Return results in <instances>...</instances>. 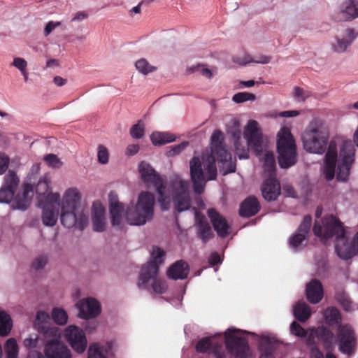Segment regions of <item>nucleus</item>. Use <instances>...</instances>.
I'll list each match as a JSON object with an SVG mask.
<instances>
[{"instance_id": "nucleus-1", "label": "nucleus", "mask_w": 358, "mask_h": 358, "mask_svg": "<svg viewBox=\"0 0 358 358\" xmlns=\"http://www.w3.org/2000/svg\"><path fill=\"white\" fill-rule=\"evenodd\" d=\"M211 153L202 160L194 156L189 162L190 176L193 189L196 194L203 192L208 180L217 178L215 159L222 164V174L227 175L236 171V160L227 151L224 145L223 133L218 129L215 130L210 136Z\"/></svg>"}, {"instance_id": "nucleus-2", "label": "nucleus", "mask_w": 358, "mask_h": 358, "mask_svg": "<svg viewBox=\"0 0 358 358\" xmlns=\"http://www.w3.org/2000/svg\"><path fill=\"white\" fill-rule=\"evenodd\" d=\"M155 205L154 194L147 191L142 192L138 194L136 203H130L125 210L124 206L110 208L111 223L113 226H120L123 215H125L129 225L143 226L153 219Z\"/></svg>"}, {"instance_id": "nucleus-3", "label": "nucleus", "mask_w": 358, "mask_h": 358, "mask_svg": "<svg viewBox=\"0 0 358 358\" xmlns=\"http://www.w3.org/2000/svg\"><path fill=\"white\" fill-rule=\"evenodd\" d=\"M313 233L323 239L335 236V250L338 256L344 260L349 259L357 254L355 245L349 243L343 223L335 216L330 215L322 220V226L315 222Z\"/></svg>"}, {"instance_id": "nucleus-4", "label": "nucleus", "mask_w": 358, "mask_h": 358, "mask_svg": "<svg viewBox=\"0 0 358 358\" xmlns=\"http://www.w3.org/2000/svg\"><path fill=\"white\" fill-rule=\"evenodd\" d=\"M80 200V195L76 188H69L64 192L60 213V221L64 227H76L83 231L88 225V213L78 208Z\"/></svg>"}, {"instance_id": "nucleus-5", "label": "nucleus", "mask_w": 358, "mask_h": 358, "mask_svg": "<svg viewBox=\"0 0 358 358\" xmlns=\"http://www.w3.org/2000/svg\"><path fill=\"white\" fill-rule=\"evenodd\" d=\"M257 144H254L255 151L259 155L260 152L266 151L264 163L263 164V177L265 178L262 186V193L265 200L268 201H275L280 194V185L275 178V160L273 152H269L266 150V144L262 141L255 140Z\"/></svg>"}, {"instance_id": "nucleus-6", "label": "nucleus", "mask_w": 358, "mask_h": 358, "mask_svg": "<svg viewBox=\"0 0 358 358\" xmlns=\"http://www.w3.org/2000/svg\"><path fill=\"white\" fill-rule=\"evenodd\" d=\"M329 138L326 123L322 120L314 119L302 134L303 147L309 153L322 155L327 150Z\"/></svg>"}, {"instance_id": "nucleus-7", "label": "nucleus", "mask_w": 358, "mask_h": 358, "mask_svg": "<svg viewBox=\"0 0 358 358\" xmlns=\"http://www.w3.org/2000/svg\"><path fill=\"white\" fill-rule=\"evenodd\" d=\"M243 137L247 141L246 144H242L241 140L234 141L236 153L240 159H248L249 157V151L251 150L255 155L259 157V160L263 164L264 163L266 152L262 150V151L260 152L259 155H257L255 151V145L252 143H250V140L254 144H257L255 140H258L259 142L262 141L266 145V151L273 152L268 140L263 136L257 121L250 120L248 122L244 128Z\"/></svg>"}, {"instance_id": "nucleus-8", "label": "nucleus", "mask_w": 358, "mask_h": 358, "mask_svg": "<svg viewBox=\"0 0 358 358\" xmlns=\"http://www.w3.org/2000/svg\"><path fill=\"white\" fill-rule=\"evenodd\" d=\"M165 253L163 250L159 248H154L151 252V260L142 268V271L139 276V282L138 287L141 289H147L148 288V282L150 280H153L152 287L156 294H164L168 288L166 282L160 278H155L158 274V264L164 262V257Z\"/></svg>"}, {"instance_id": "nucleus-9", "label": "nucleus", "mask_w": 358, "mask_h": 358, "mask_svg": "<svg viewBox=\"0 0 358 358\" xmlns=\"http://www.w3.org/2000/svg\"><path fill=\"white\" fill-rule=\"evenodd\" d=\"M138 171L146 186L148 187L151 186L155 187L162 210H168L170 204V196L169 191L166 189L165 180L155 171L150 164L145 162H141L139 164Z\"/></svg>"}, {"instance_id": "nucleus-10", "label": "nucleus", "mask_w": 358, "mask_h": 358, "mask_svg": "<svg viewBox=\"0 0 358 358\" xmlns=\"http://www.w3.org/2000/svg\"><path fill=\"white\" fill-rule=\"evenodd\" d=\"M277 151L279 166L287 169L296 162V145L290 129L282 127L278 133Z\"/></svg>"}, {"instance_id": "nucleus-11", "label": "nucleus", "mask_w": 358, "mask_h": 358, "mask_svg": "<svg viewBox=\"0 0 358 358\" xmlns=\"http://www.w3.org/2000/svg\"><path fill=\"white\" fill-rule=\"evenodd\" d=\"M62 330L52 328L44 332L43 352L47 358H72L71 350L60 341Z\"/></svg>"}, {"instance_id": "nucleus-12", "label": "nucleus", "mask_w": 358, "mask_h": 358, "mask_svg": "<svg viewBox=\"0 0 358 358\" xmlns=\"http://www.w3.org/2000/svg\"><path fill=\"white\" fill-rule=\"evenodd\" d=\"M170 185L176 210L181 213L189 210L191 206L189 182L179 175L173 174L170 178Z\"/></svg>"}, {"instance_id": "nucleus-13", "label": "nucleus", "mask_w": 358, "mask_h": 358, "mask_svg": "<svg viewBox=\"0 0 358 358\" xmlns=\"http://www.w3.org/2000/svg\"><path fill=\"white\" fill-rule=\"evenodd\" d=\"M240 331V329L234 327L226 330L224 334L226 348L235 358H248L250 348L247 341L236 335Z\"/></svg>"}, {"instance_id": "nucleus-14", "label": "nucleus", "mask_w": 358, "mask_h": 358, "mask_svg": "<svg viewBox=\"0 0 358 358\" xmlns=\"http://www.w3.org/2000/svg\"><path fill=\"white\" fill-rule=\"evenodd\" d=\"M355 150L351 141H345L340 150L341 162L337 168L336 178L345 182L348 179L351 166L355 160Z\"/></svg>"}, {"instance_id": "nucleus-15", "label": "nucleus", "mask_w": 358, "mask_h": 358, "mask_svg": "<svg viewBox=\"0 0 358 358\" xmlns=\"http://www.w3.org/2000/svg\"><path fill=\"white\" fill-rule=\"evenodd\" d=\"M60 195L58 193L48 194L46 202L39 203L43 210L42 222L45 226L52 227L57 221Z\"/></svg>"}, {"instance_id": "nucleus-16", "label": "nucleus", "mask_w": 358, "mask_h": 358, "mask_svg": "<svg viewBox=\"0 0 358 358\" xmlns=\"http://www.w3.org/2000/svg\"><path fill=\"white\" fill-rule=\"evenodd\" d=\"M338 350L345 355H351L356 346L357 340L351 326L339 325L337 331Z\"/></svg>"}, {"instance_id": "nucleus-17", "label": "nucleus", "mask_w": 358, "mask_h": 358, "mask_svg": "<svg viewBox=\"0 0 358 358\" xmlns=\"http://www.w3.org/2000/svg\"><path fill=\"white\" fill-rule=\"evenodd\" d=\"M64 336L75 352L82 354L85 351L87 341L83 329L75 325H70L66 328Z\"/></svg>"}, {"instance_id": "nucleus-18", "label": "nucleus", "mask_w": 358, "mask_h": 358, "mask_svg": "<svg viewBox=\"0 0 358 358\" xmlns=\"http://www.w3.org/2000/svg\"><path fill=\"white\" fill-rule=\"evenodd\" d=\"M20 180L13 171H8L4 176L3 182L0 188V203H9L14 199V194Z\"/></svg>"}, {"instance_id": "nucleus-19", "label": "nucleus", "mask_w": 358, "mask_h": 358, "mask_svg": "<svg viewBox=\"0 0 358 358\" xmlns=\"http://www.w3.org/2000/svg\"><path fill=\"white\" fill-rule=\"evenodd\" d=\"M357 36L358 34L354 29L347 28L335 36V41L331 43V48L334 52L343 53L351 46Z\"/></svg>"}, {"instance_id": "nucleus-20", "label": "nucleus", "mask_w": 358, "mask_h": 358, "mask_svg": "<svg viewBox=\"0 0 358 358\" xmlns=\"http://www.w3.org/2000/svg\"><path fill=\"white\" fill-rule=\"evenodd\" d=\"M311 222L312 218L310 215L305 216L296 233L289 238V244L294 250H300L306 245L307 236L309 233Z\"/></svg>"}, {"instance_id": "nucleus-21", "label": "nucleus", "mask_w": 358, "mask_h": 358, "mask_svg": "<svg viewBox=\"0 0 358 358\" xmlns=\"http://www.w3.org/2000/svg\"><path fill=\"white\" fill-rule=\"evenodd\" d=\"M76 307L79 310L78 316L83 319L95 317L101 313L99 303L92 298L79 301Z\"/></svg>"}, {"instance_id": "nucleus-22", "label": "nucleus", "mask_w": 358, "mask_h": 358, "mask_svg": "<svg viewBox=\"0 0 358 358\" xmlns=\"http://www.w3.org/2000/svg\"><path fill=\"white\" fill-rule=\"evenodd\" d=\"M207 215L217 234L221 238L227 237L231 229L227 220L214 208L208 209Z\"/></svg>"}, {"instance_id": "nucleus-23", "label": "nucleus", "mask_w": 358, "mask_h": 358, "mask_svg": "<svg viewBox=\"0 0 358 358\" xmlns=\"http://www.w3.org/2000/svg\"><path fill=\"white\" fill-rule=\"evenodd\" d=\"M337 158L338 153L336 143L331 142L325 155V164L323 169V174L328 181L334 178Z\"/></svg>"}, {"instance_id": "nucleus-24", "label": "nucleus", "mask_w": 358, "mask_h": 358, "mask_svg": "<svg viewBox=\"0 0 358 358\" xmlns=\"http://www.w3.org/2000/svg\"><path fill=\"white\" fill-rule=\"evenodd\" d=\"M92 222L93 230L102 232L106 229V213L103 205L99 201H95L92 207Z\"/></svg>"}, {"instance_id": "nucleus-25", "label": "nucleus", "mask_w": 358, "mask_h": 358, "mask_svg": "<svg viewBox=\"0 0 358 358\" xmlns=\"http://www.w3.org/2000/svg\"><path fill=\"white\" fill-rule=\"evenodd\" d=\"M33 196V187L29 184L23 185L22 193H18L13 200L12 208L14 210H25L29 208Z\"/></svg>"}, {"instance_id": "nucleus-26", "label": "nucleus", "mask_w": 358, "mask_h": 358, "mask_svg": "<svg viewBox=\"0 0 358 358\" xmlns=\"http://www.w3.org/2000/svg\"><path fill=\"white\" fill-rule=\"evenodd\" d=\"M306 295L308 301L313 303H318L323 298L322 285L318 280L313 279L307 284Z\"/></svg>"}, {"instance_id": "nucleus-27", "label": "nucleus", "mask_w": 358, "mask_h": 358, "mask_svg": "<svg viewBox=\"0 0 358 358\" xmlns=\"http://www.w3.org/2000/svg\"><path fill=\"white\" fill-rule=\"evenodd\" d=\"M189 270L187 263L182 260H179L169 268L166 275L169 278L172 280H182L187 277Z\"/></svg>"}, {"instance_id": "nucleus-28", "label": "nucleus", "mask_w": 358, "mask_h": 358, "mask_svg": "<svg viewBox=\"0 0 358 358\" xmlns=\"http://www.w3.org/2000/svg\"><path fill=\"white\" fill-rule=\"evenodd\" d=\"M260 209V205L257 199L255 196H249L241 203L239 214L243 217H250L256 215Z\"/></svg>"}, {"instance_id": "nucleus-29", "label": "nucleus", "mask_w": 358, "mask_h": 358, "mask_svg": "<svg viewBox=\"0 0 358 358\" xmlns=\"http://www.w3.org/2000/svg\"><path fill=\"white\" fill-rule=\"evenodd\" d=\"M340 13L345 20H352L358 17V1L346 0L340 6Z\"/></svg>"}, {"instance_id": "nucleus-30", "label": "nucleus", "mask_w": 358, "mask_h": 358, "mask_svg": "<svg viewBox=\"0 0 358 358\" xmlns=\"http://www.w3.org/2000/svg\"><path fill=\"white\" fill-rule=\"evenodd\" d=\"M316 335L322 342L324 349L331 352L334 350L335 345V336L334 333L331 330L321 327L317 328Z\"/></svg>"}, {"instance_id": "nucleus-31", "label": "nucleus", "mask_w": 358, "mask_h": 358, "mask_svg": "<svg viewBox=\"0 0 358 358\" xmlns=\"http://www.w3.org/2000/svg\"><path fill=\"white\" fill-rule=\"evenodd\" d=\"M50 183V178L48 176H45L36 185V192L39 203L46 202L47 196L51 193L49 191Z\"/></svg>"}, {"instance_id": "nucleus-32", "label": "nucleus", "mask_w": 358, "mask_h": 358, "mask_svg": "<svg viewBox=\"0 0 358 358\" xmlns=\"http://www.w3.org/2000/svg\"><path fill=\"white\" fill-rule=\"evenodd\" d=\"M294 315L299 322H305L311 315L309 306L303 301H299L293 308Z\"/></svg>"}, {"instance_id": "nucleus-33", "label": "nucleus", "mask_w": 358, "mask_h": 358, "mask_svg": "<svg viewBox=\"0 0 358 358\" xmlns=\"http://www.w3.org/2000/svg\"><path fill=\"white\" fill-rule=\"evenodd\" d=\"M50 321V315L45 311H38L36 314L35 327L37 330L42 334L43 338H44V332L52 328H57L54 326H48V323Z\"/></svg>"}, {"instance_id": "nucleus-34", "label": "nucleus", "mask_w": 358, "mask_h": 358, "mask_svg": "<svg viewBox=\"0 0 358 358\" xmlns=\"http://www.w3.org/2000/svg\"><path fill=\"white\" fill-rule=\"evenodd\" d=\"M112 343H107L106 346L94 344L88 350V358H107L109 350L112 348Z\"/></svg>"}, {"instance_id": "nucleus-35", "label": "nucleus", "mask_w": 358, "mask_h": 358, "mask_svg": "<svg viewBox=\"0 0 358 358\" xmlns=\"http://www.w3.org/2000/svg\"><path fill=\"white\" fill-rule=\"evenodd\" d=\"M150 140L153 145H162L174 141L175 137L167 132L155 131L151 134Z\"/></svg>"}, {"instance_id": "nucleus-36", "label": "nucleus", "mask_w": 358, "mask_h": 358, "mask_svg": "<svg viewBox=\"0 0 358 358\" xmlns=\"http://www.w3.org/2000/svg\"><path fill=\"white\" fill-rule=\"evenodd\" d=\"M259 350L261 353L259 358H274L275 347L268 338H262L259 345Z\"/></svg>"}, {"instance_id": "nucleus-37", "label": "nucleus", "mask_w": 358, "mask_h": 358, "mask_svg": "<svg viewBox=\"0 0 358 358\" xmlns=\"http://www.w3.org/2000/svg\"><path fill=\"white\" fill-rule=\"evenodd\" d=\"M13 327L11 317L5 311H0V335H8Z\"/></svg>"}, {"instance_id": "nucleus-38", "label": "nucleus", "mask_w": 358, "mask_h": 358, "mask_svg": "<svg viewBox=\"0 0 358 358\" xmlns=\"http://www.w3.org/2000/svg\"><path fill=\"white\" fill-rule=\"evenodd\" d=\"M324 317L329 325L340 324L341 315L338 310L334 307L327 308L324 312Z\"/></svg>"}, {"instance_id": "nucleus-39", "label": "nucleus", "mask_w": 358, "mask_h": 358, "mask_svg": "<svg viewBox=\"0 0 358 358\" xmlns=\"http://www.w3.org/2000/svg\"><path fill=\"white\" fill-rule=\"evenodd\" d=\"M198 228L199 235L203 243H206L213 237V233L208 223L201 221L198 224Z\"/></svg>"}, {"instance_id": "nucleus-40", "label": "nucleus", "mask_w": 358, "mask_h": 358, "mask_svg": "<svg viewBox=\"0 0 358 358\" xmlns=\"http://www.w3.org/2000/svg\"><path fill=\"white\" fill-rule=\"evenodd\" d=\"M51 316L57 324L64 325L68 322V315L64 309L54 308L52 310Z\"/></svg>"}, {"instance_id": "nucleus-41", "label": "nucleus", "mask_w": 358, "mask_h": 358, "mask_svg": "<svg viewBox=\"0 0 358 358\" xmlns=\"http://www.w3.org/2000/svg\"><path fill=\"white\" fill-rule=\"evenodd\" d=\"M137 71L143 75H148L156 71L157 68L151 64L144 58L137 60L135 63Z\"/></svg>"}, {"instance_id": "nucleus-42", "label": "nucleus", "mask_w": 358, "mask_h": 358, "mask_svg": "<svg viewBox=\"0 0 358 358\" xmlns=\"http://www.w3.org/2000/svg\"><path fill=\"white\" fill-rule=\"evenodd\" d=\"M6 358H17L18 356V346L15 338H10L6 343Z\"/></svg>"}, {"instance_id": "nucleus-43", "label": "nucleus", "mask_w": 358, "mask_h": 358, "mask_svg": "<svg viewBox=\"0 0 358 358\" xmlns=\"http://www.w3.org/2000/svg\"><path fill=\"white\" fill-rule=\"evenodd\" d=\"M335 299L345 310L350 311L352 309V302L343 291L338 292L335 295Z\"/></svg>"}, {"instance_id": "nucleus-44", "label": "nucleus", "mask_w": 358, "mask_h": 358, "mask_svg": "<svg viewBox=\"0 0 358 358\" xmlns=\"http://www.w3.org/2000/svg\"><path fill=\"white\" fill-rule=\"evenodd\" d=\"M43 160L46 164L52 169H59L63 165L60 158L55 154H48L45 155Z\"/></svg>"}, {"instance_id": "nucleus-45", "label": "nucleus", "mask_w": 358, "mask_h": 358, "mask_svg": "<svg viewBox=\"0 0 358 358\" xmlns=\"http://www.w3.org/2000/svg\"><path fill=\"white\" fill-rule=\"evenodd\" d=\"M293 98L297 102H304L308 97L310 96V92L305 90L303 88L295 86L293 88Z\"/></svg>"}, {"instance_id": "nucleus-46", "label": "nucleus", "mask_w": 358, "mask_h": 358, "mask_svg": "<svg viewBox=\"0 0 358 358\" xmlns=\"http://www.w3.org/2000/svg\"><path fill=\"white\" fill-rule=\"evenodd\" d=\"M255 99L256 96L254 94L247 92H238L232 97L233 101L237 103H243L248 101H253Z\"/></svg>"}, {"instance_id": "nucleus-47", "label": "nucleus", "mask_w": 358, "mask_h": 358, "mask_svg": "<svg viewBox=\"0 0 358 358\" xmlns=\"http://www.w3.org/2000/svg\"><path fill=\"white\" fill-rule=\"evenodd\" d=\"M145 134V127L141 121H139L137 124H135L130 129V135L133 138L139 139L141 138Z\"/></svg>"}, {"instance_id": "nucleus-48", "label": "nucleus", "mask_w": 358, "mask_h": 358, "mask_svg": "<svg viewBox=\"0 0 358 358\" xmlns=\"http://www.w3.org/2000/svg\"><path fill=\"white\" fill-rule=\"evenodd\" d=\"M189 145L187 141H183L181 143L173 145L169 148V149L166 151V156L169 157H174L176 155H179L182 151H183Z\"/></svg>"}, {"instance_id": "nucleus-49", "label": "nucleus", "mask_w": 358, "mask_h": 358, "mask_svg": "<svg viewBox=\"0 0 358 358\" xmlns=\"http://www.w3.org/2000/svg\"><path fill=\"white\" fill-rule=\"evenodd\" d=\"M211 346L210 338L208 337H204L200 339L196 345V350L200 353L206 352Z\"/></svg>"}, {"instance_id": "nucleus-50", "label": "nucleus", "mask_w": 358, "mask_h": 358, "mask_svg": "<svg viewBox=\"0 0 358 358\" xmlns=\"http://www.w3.org/2000/svg\"><path fill=\"white\" fill-rule=\"evenodd\" d=\"M290 331L292 334L304 338L307 336L306 331L296 322H293L290 325Z\"/></svg>"}, {"instance_id": "nucleus-51", "label": "nucleus", "mask_w": 358, "mask_h": 358, "mask_svg": "<svg viewBox=\"0 0 358 358\" xmlns=\"http://www.w3.org/2000/svg\"><path fill=\"white\" fill-rule=\"evenodd\" d=\"M98 161L101 164H106L108 162V152L106 147L99 145L98 147Z\"/></svg>"}, {"instance_id": "nucleus-52", "label": "nucleus", "mask_w": 358, "mask_h": 358, "mask_svg": "<svg viewBox=\"0 0 358 358\" xmlns=\"http://www.w3.org/2000/svg\"><path fill=\"white\" fill-rule=\"evenodd\" d=\"M228 134H229L234 141L241 140V131L240 129V125L238 122L234 121L233 126L228 129Z\"/></svg>"}, {"instance_id": "nucleus-53", "label": "nucleus", "mask_w": 358, "mask_h": 358, "mask_svg": "<svg viewBox=\"0 0 358 358\" xmlns=\"http://www.w3.org/2000/svg\"><path fill=\"white\" fill-rule=\"evenodd\" d=\"M48 262V258L45 255H40L35 259L32 263V267L36 271L42 269L45 267Z\"/></svg>"}, {"instance_id": "nucleus-54", "label": "nucleus", "mask_w": 358, "mask_h": 358, "mask_svg": "<svg viewBox=\"0 0 358 358\" xmlns=\"http://www.w3.org/2000/svg\"><path fill=\"white\" fill-rule=\"evenodd\" d=\"M253 58L250 55H244L243 56H237L233 58V62L241 66H245L252 63Z\"/></svg>"}, {"instance_id": "nucleus-55", "label": "nucleus", "mask_w": 358, "mask_h": 358, "mask_svg": "<svg viewBox=\"0 0 358 358\" xmlns=\"http://www.w3.org/2000/svg\"><path fill=\"white\" fill-rule=\"evenodd\" d=\"M10 163V158L3 152H0V175L6 171Z\"/></svg>"}, {"instance_id": "nucleus-56", "label": "nucleus", "mask_w": 358, "mask_h": 358, "mask_svg": "<svg viewBox=\"0 0 358 358\" xmlns=\"http://www.w3.org/2000/svg\"><path fill=\"white\" fill-rule=\"evenodd\" d=\"M12 66L15 67L17 69L20 71V72H22L23 71L27 69V62L22 57H15L13 59Z\"/></svg>"}, {"instance_id": "nucleus-57", "label": "nucleus", "mask_w": 358, "mask_h": 358, "mask_svg": "<svg viewBox=\"0 0 358 358\" xmlns=\"http://www.w3.org/2000/svg\"><path fill=\"white\" fill-rule=\"evenodd\" d=\"M61 22H55V21H50L48 22L43 31V34L45 36H49L57 27H59L61 25Z\"/></svg>"}, {"instance_id": "nucleus-58", "label": "nucleus", "mask_w": 358, "mask_h": 358, "mask_svg": "<svg viewBox=\"0 0 358 358\" xmlns=\"http://www.w3.org/2000/svg\"><path fill=\"white\" fill-rule=\"evenodd\" d=\"M310 358H324L323 353L317 348H313L310 351ZM326 358H336L331 352L326 354Z\"/></svg>"}, {"instance_id": "nucleus-59", "label": "nucleus", "mask_w": 358, "mask_h": 358, "mask_svg": "<svg viewBox=\"0 0 358 358\" xmlns=\"http://www.w3.org/2000/svg\"><path fill=\"white\" fill-rule=\"evenodd\" d=\"M109 200V208L117 207L124 206L122 203H120L118 200L117 195L114 192H110L108 194Z\"/></svg>"}, {"instance_id": "nucleus-60", "label": "nucleus", "mask_w": 358, "mask_h": 358, "mask_svg": "<svg viewBox=\"0 0 358 358\" xmlns=\"http://www.w3.org/2000/svg\"><path fill=\"white\" fill-rule=\"evenodd\" d=\"M38 341V336H36L35 338L29 337L24 341V345L26 348L29 349L36 348L37 347Z\"/></svg>"}, {"instance_id": "nucleus-61", "label": "nucleus", "mask_w": 358, "mask_h": 358, "mask_svg": "<svg viewBox=\"0 0 358 358\" xmlns=\"http://www.w3.org/2000/svg\"><path fill=\"white\" fill-rule=\"evenodd\" d=\"M271 57L266 55H259L253 59L252 63L266 64L270 62Z\"/></svg>"}, {"instance_id": "nucleus-62", "label": "nucleus", "mask_w": 358, "mask_h": 358, "mask_svg": "<svg viewBox=\"0 0 358 358\" xmlns=\"http://www.w3.org/2000/svg\"><path fill=\"white\" fill-rule=\"evenodd\" d=\"M208 262L213 266L221 263V259L219 254L216 252H212L209 257Z\"/></svg>"}, {"instance_id": "nucleus-63", "label": "nucleus", "mask_w": 358, "mask_h": 358, "mask_svg": "<svg viewBox=\"0 0 358 358\" xmlns=\"http://www.w3.org/2000/svg\"><path fill=\"white\" fill-rule=\"evenodd\" d=\"M88 17V14L85 12H78L75 16L71 19L72 22H81Z\"/></svg>"}, {"instance_id": "nucleus-64", "label": "nucleus", "mask_w": 358, "mask_h": 358, "mask_svg": "<svg viewBox=\"0 0 358 358\" xmlns=\"http://www.w3.org/2000/svg\"><path fill=\"white\" fill-rule=\"evenodd\" d=\"M139 150V146L137 144H132L127 146L126 149V155H134Z\"/></svg>"}]
</instances>
